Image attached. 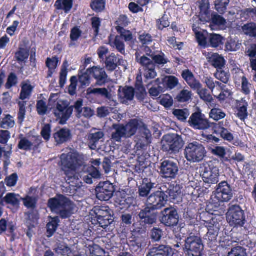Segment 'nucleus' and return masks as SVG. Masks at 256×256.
I'll return each mask as SVG.
<instances>
[{
	"label": "nucleus",
	"mask_w": 256,
	"mask_h": 256,
	"mask_svg": "<svg viewBox=\"0 0 256 256\" xmlns=\"http://www.w3.org/2000/svg\"><path fill=\"white\" fill-rule=\"evenodd\" d=\"M58 164L65 176L66 182L74 186L78 180L76 172L84 166V156L76 151H70L67 154H62Z\"/></svg>",
	"instance_id": "nucleus-1"
},
{
	"label": "nucleus",
	"mask_w": 256,
	"mask_h": 256,
	"mask_svg": "<svg viewBox=\"0 0 256 256\" xmlns=\"http://www.w3.org/2000/svg\"><path fill=\"white\" fill-rule=\"evenodd\" d=\"M48 206L52 212H56L62 219L69 218L73 214V202L62 194H60L55 198H50Z\"/></svg>",
	"instance_id": "nucleus-2"
},
{
	"label": "nucleus",
	"mask_w": 256,
	"mask_h": 256,
	"mask_svg": "<svg viewBox=\"0 0 256 256\" xmlns=\"http://www.w3.org/2000/svg\"><path fill=\"white\" fill-rule=\"evenodd\" d=\"M182 76L192 90L197 91L200 99L211 106H216V102L208 90L206 88H202L201 83L196 78L190 70L188 69L183 70Z\"/></svg>",
	"instance_id": "nucleus-3"
},
{
	"label": "nucleus",
	"mask_w": 256,
	"mask_h": 256,
	"mask_svg": "<svg viewBox=\"0 0 256 256\" xmlns=\"http://www.w3.org/2000/svg\"><path fill=\"white\" fill-rule=\"evenodd\" d=\"M207 152L202 144L197 142L189 143L184 150L186 160L191 163H198L202 162L206 156Z\"/></svg>",
	"instance_id": "nucleus-4"
},
{
	"label": "nucleus",
	"mask_w": 256,
	"mask_h": 256,
	"mask_svg": "<svg viewBox=\"0 0 256 256\" xmlns=\"http://www.w3.org/2000/svg\"><path fill=\"white\" fill-rule=\"evenodd\" d=\"M210 218L202 220L204 224L208 229L207 234L204 237V240L209 248H212L216 246L217 238L220 230V224L213 214H208Z\"/></svg>",
	"instance_id": "nucleus-5"
},
{
	"label": "nucleus",
	"mask_w": 256,
	"mask_h": 256,
	"mask_svg": "<svg viewBox=\"0 0 256 256\" xmlns=\"http://www.w3.org/2000/svg\"><path fill=\"white\" fill-rule=\"evenodd\" d=\"M226 216L230 226L234 228H242L246 223L244 211L238 204L230 205Z\"/></svg>",
	"instance_id": "nucleus-6"
},
{
	"label": "nucleus",
	"mask_w": 256,
	"mask_h": 256,
	"mask_svg": "<svg viewBox=\"0 0 256 256\" xmlns=\"http://www.w3.org/2000/svg\"><path fill=\"white\" fill-rule=\"evenodd\" d=\"M74 105L70 106L66 100L58 102L53 108V113L60 124H65L71 117L74 111Z\"/></svg>",
	"instance_id": "nucleus-7"
},
{
	"label": "nucleus",
	"mask_w": 256,
	"mask_h": 256,
	"mask_svg": "<svg viewBox=\"0 0 256 256\" xmlns=\"http://www.w3.org/2000/svg\"><path fill=\"white\" fill-rule=\"evenodd\" d=\"M184 144L181 136L178 134H168L163 137L162 142V150L169 154L178 152Z\"/></svg>",
	"instance_id": "nucleus-8"
},
{
	"label": "nucleus",
	"mask_w": 256,
	"mask_h": 256,
	"mask_svg": "<svg viewBox=\"0 0 256 256\" xmlns=\"http://www.w3.org/2000/svg\"><path fill=\"white\" fill-rule=\"evenodd\" d=\"M93 212L100 226L106 228L112 222V211L108 206H96Z\"/></svg>",
	"instance_id": "nucleus-9"
},
{
	"label": "nucleus",
	"mask_w": 256,
	"mask_h": 256,
	"mask_svg": "<svg viewBox=\"0 0 256 256\" xmlns=\"http://www.w3.org/2000/svg\"><path fill=\"white\" fill-rule=\"evenodd\" d=\"M184 246L186 256H202L204 245L200 237L190 236L186 240Z\"/></svg>",
	"instance_id": "nucleus-10"
},
{
	"label": "nucleus",
	"mask_w": 256,
	"mask_h": 256,
	"mask_svg": "<svg viewBox=\"0 0 256 256\" xmlns=\"http://www.w3.org/2000/svg\"><path fill=\"white\" fill-rule=\"evenodd\" d=\"M189 126L196 130H204L212 128V124L200 110H198L191 115L188 121Z\"/></svg>",
	"instance_id": "nucleus-11"
},
{
	"label": "nucleus",
	"mask_w": 256,
	"mask_h": 256,
	"mask_svg": "<svg viewBox=\"0 0 256 256\" xmlns=\"http://www.w3.org/2000/svg\"><path fill=\"white\" fill-rule=\"evenodd\" d=\"M160 220L161 224L167 227H174L179 222V216L178 210L170 206L164 208L160 212Z\"/></svg>",
	"instance_id": "nucleus-12"
},
{
	"label": "nucleus",
	"mask_w": 256,
	"mask_h": 256,
	"mask_svg": "<svg viewBox=\"0 0 256 256\" xmlns=\"http://www.w3.org/2000/svg\"><path fill=\"white\" fill-rule=\"evenodd\" d=\"M232 186L227 181H222L216 186L215 196L219 202H228L233 198Z\"/></svg>",
	"instance_id": "nucleus-13"
},
{
	"label": "nucleus",
	"mask_w": 256,
	"mask_h": 256,
	"mask_svg": "<svg viewBox=\"0 0 256 256\" xmlns=\"http://www.w3.org/2000/svg\"><path fill=\"white\" fill-rule=\"evenodd\" d=\"M168 200L167 194L162 191H157L148 198L146 206L154 210H158L164 207Z\"/></svg>",
	"instance_id": "nucleus-14"
},
{
	"label": "nucleus",
	"mask_w": 256,
	"mask_h": 256,
	"mask_svg": "<svg viewBox=\"0 0 256 256\" xmlns=\"http://www.w3.org/2000/svg\"><path fill=\"white\" fill-rule=\"evenodd\" d=\"M160 174L164 178L175 179L179 170L178 164L170 160L163 161L160 168Z\"/></svg>",
	"instance_id": "nucleus-15"
},
{
	"label": "nucleus",
	"mask_w": 256,
	"mask_h": 256,
	"mask_svg": "<svg viewBox=\"0 0 256 256\" xmlns=\"http://www.w3.org/2000/svg\"><path fill=\"white\" fill-rule=\"evenodd\" d=\"M115 191L114 185L109 182H100L96 188V196L101 201H108Z\"/></svg>",
	"instance_id": "nucleus-16"
},
{
	"label": "nucleus",
	"mask_w": 256,
	"mask_h": 256,
	"mask_svg": "<svg viewBox=\"0 0 256 256\" xmlns=\"http://www.w3.org/2000/svg\"><path fill=\"white\" fill-rule=\"evenodd\" d=\"M202 176L205 183L212 184H217L218 182L219 170L212 162L205 166Z\"/></svg>",
	"instance_id": "nucleus-17"
},
{
	"label": "nucleus",
	"mask_w": 256,
	"mask_h": 256,
	"mask_svg": "<svg viewBox=\"0 0 256 256\" xmlns=\"http://www.w3.org/2000/svg\"><path fill=\"white\" fill-rule=\"evenodd\" d=\"M154 211L155 210L148 206L140 210L138 216L143 226L152 225L156 222L157 214Z\"/></svg>",
	"instance_id": "nucleus-18"
},
{
	"label": "nucleus",
	"mask_w": 256,
	"mask_h": 256,
	"mask_svg": "<svg viewBox=\"0 0 256 256\" xmlns=\"http://www.w3.org/2000/svg\"><path fill=\"white\" fill-rule=\"evenodd\" d=\"M248 103L245 98L236 100L234 108L235 116L242 121H244L248 117Z\"/></svg>",
	"instance_id": "nucleus-19"
},
{
	"label": "nucleus",
	"mask_w": 256,
	"mask_h": 256,
	"mask_svg": "<svg viewBox=\"0 0 256 256\" xmlns=\"http://www.w3.org/2000/svg\"><path fill=\"white\" fill-rule=\"evenodd\" d=\"M152 134L150 130L144 127L135 138L137 148L144 149L150 142Z\"/></svg>",
	"instance_id": "nucleus-20"
},
{
	"label": "nucleus",
	"mask_w": 256,
	"mask_h": 256,
	"mask_svg": "<svg viewBox=\"0 0 256 256\" xmlns=\"http://www.w3.org/2000/svg\"><path fill=\"white\" fill-rule=\"evenodd\" d=\"M212 128L214 133L220 135L224 140L232 142L234 140L233 134L225 128L224 122L213 123Z\"/></svg>",
	"instance_id": "nucleus-21"
},
{
	"label": "nucleus",
	"mask_w": 256,
	"mask_h": 256,
	"mask_svg": "<svg viewBox=\"0 0 256 256\" xmlns=\"http://www.w3.org/2000/svg\"><path fill=\"white\" fill-rule=\"evenodd\" d=\"M83 100L78 99L74 103V108L76 112V116L78 118L84 117L86 118H90L94 114V111L89 107L82 108Z\"/></svg>",
	"instance_id": "nucleus-22"
},
{
	"label": "nucleus",
	"mask_w": 256,
	"mask_h": 256,
	"mask_svg": "<svg viewBox=\"0 0 256 256\" xmlns=\"http://www.w3.org/2000/svg\"><path fill=\"white\" fill-rule=\"evenodd\" d=\"M135 89L132 86H120L118 90V96L122 104H126L134 100Z\"/></svg>",
	"instance_id": "nucleus-23"
},
{
	"label": "nucleus",
	"mask_w": 256,
	"mask_h": 256,
	"mask_svg": "<svg viewBox=\"0 0 256 256\" xmlns=\"http://www.w3.org/2000/svg\"><path fill=\"white\" fill-rule=\"evenodd\" d=\"M172 249L168 246L156 244L150 250L146 256H172Z\"/></svg>",
	"instance_id": "nucleus-24"
},
{
	"label": "nucleus",
	"mask_w": 256,
	"mask_h": 256,
	"mask_svg": "<svg viewBox=\"0 0 256 256\" xmlns=\"http://www.w3.org/2000/svg\"><path fill=\"white\" fill-rule=\"evenodd\" d=\"M90 70V75L96 80V84L100 86H102L106 82L107 78L108 77L104 70L102 68L93 66L89 68Z\"/></svg>",
	"instance_id": "nucleus-25"
},
{
	"label": "nucleus",
	"mask_w": 256,
	"mask_h": 256,
	"mask_svg": "<svg viewBox=\"0 0 256 256\" xmlns=\"http://www.w3.org/2000/svg\"><path fill=\"white\" fill-rule=\"evenodd\" d=\"M200 10V20L204 22L208 16L212 12L210 10V4L208 0H200L196 2Z\"/></svg>",
	"instance_id": "nucleus-26"
},
{
	"label": "nucleus",
	"mask_w": 256,
	"mask_h": 256,
	"mask_svg": "<svg viewBox=\"0 0 256 256\" xmlns=\"http://www.w3.org/2000/svg\"><path fill=\"white\" fill-rule=\"evenodd\" d=\"M207 58L210 64L216 70L224 68L226 64L224 56L218 53L212 54Z\"/></svg>",
	"instance_id": "nucleus-27"
},
{
	"label": "nucleus",
	"mask_w": 256,
	"mask_h": 256,
	"mask_svg": "<svg viewBox=\"0 0 256 256\" xmlns=\"http://www.w3.org/2000/svg\"><path fill=\"white\" fill-rule=\"evenodd\" d=\"M112 128L114 130V132L112 134L111 138L112 140L120 142H122V138H126L124 124H114L112 126Z\"/></svg>",
	"instance_id": "nucleus-28"
},
{
	"label": "nucleus",
	"mask_w": 256,
	"mask_h": 256,
	"mask_svg": "<svg viewBox=\"0 0 256 256\" xmlns=\"http://www.w3.org/2000/svg\"><path fill=\"white\" fill-rule=\"evenodd\" d=\"M140 126L139 120L136 118L132 119L124 124L126 138H132L134 136Z\"/></svg>",
	"instance_id": "nucleus-29"
},
{
	"label": "nucleus",
	"mask_w": 256,
	"mask_h": 256,
	"mask_svg": "<svg viewBox=\"0 0 256 256\" xmlns=\"http://www.w3.org/2000/svg\"><path fill=\"white\" fill-rule=\"evenodd\" d=\"M54 138L58 144H62L72 138V134L69 129L62 128L54 134Z\"/></svg>",
	"instance_id": "nucleus-30"
},
{
	"label": "nucleus",
	"mask_w": 256,
	"mask_h": 256,
	"mask_svg": "<svg viewBox=\"0 0 256 256\" xmlns=\"http://www.w3.org/2000/svg\"><path fill=\"white\" fill-rule=\"evenodd\" d=\"M204 22L210 23L212 26H224L226 23L224 17L214 12H212Z\"/></svg>",
	"instance_id": "nucleus-31"
},
{
	"label": "nucleus",
	"mask_w": 256,
	"mask_h": 256,
	"mask_svg": "<svg viewBox=\"0 0 256 256\" xmlns=\"http://www.w3.org/2000/svg\"><path fill=\"white\" fill-rule=\"evenodd\" d=\"M104 136V133L101 130L90 133L88 136V144L90 149L96 150L100 140L102 139Z\"/></svg>",
	"instance_id": "nucleus-32"
},
{
	"label": "nucleus",
	"mask_w": 256,
	"mask_h": 256,
	"mask_svg": "<svg viewBox=\"0 0 256 256\" xmlns=\"http://www.w3.org/2000/svg\"><path fill=\"white\" fill-rule=\"evenodd\" d=\"M155 184L152 182L150 179L145 178L142 180V183L138 188V193L142 197H146L150 193Z\"/></svg>",
	"instance_id": "nucleus-33"
},
{
	"label": "nucleus",
	"mask_w": 256,
	"mask_h": 256,
	"mask_svg": "<svg viewBox=\"0 0 256 256\" xmlns=\"http://www.w3.org/2000/svg\"><path fill=\"white\" fill-rule=\"evenodd\" d=\"M90 70H78V82H80V87L84 88L90 84Z\"/></svg>",
	"instance_id": "nucleus-34"
},
{
	"label": "nucleus",
	"mask_w": 256,
	"mask_h": 256,
	"mask_svg": "<svg viewBox=\"0 0 256 256\" xmlns=\"http://www.w3.org/2000/svg\"><path fill=\"white\" fill-rule=\"evenodd\" d=\"M56 11L64 10L68 14L73 7V0H56L54 4Z\"/></svg>",
	"instance_id": "nucleus-35"
},
{
	"label": "nucleus",
	"mask_w": 256,
	"mask_h": 256,
	"mask_svg": "<svg viewBox=\"0 0 256 256\" xmlns=\"http://www.w3.org/2000/svg\"><path fill=\"white\" fill-rule=\"evenodd\" d=\"M58 58L56 56H52V58H48L46 60V65L48 68L47 72L48 78L52 76L54 73L55 72L56 69L58 66Z\"/></svg>",
	"instance_id": "nucleus-36"
},
{
	"label": "nucleus",
	"mask_w": 256,
	"mask_h": 256,
	"mask_svg": "<svg viewBox=\"0 0 256 256\" xmlns=\"http://www.w3.org/2000/svg\"><path fill=\"white\" fill-rule=\"evenodd\" d=\"M135 56L136 60L142 66V71L155 64L152 60L145 56H141L138 52H136Z\"/></svg>",
	"instance_id": "nucleus-37"
},
{
	"label": "nucleus",
	"mask_w": 256,
	"mask_h": 256,
	"mask_svg": "<svg viewBox=\"0 0 256 256\" xmlns=\"http://www.w3.org/2000/svg\"><path fill=\"white\" fill-rule=\"evenodd\" d=\"M151 1L152 0H137V4L131 2L128 4L129 10L133 14L142 12L144 10L142 7L148 5Z\"/></svg>",
	"instance_id": "nucleus-38"
},
{
	"label": "nucleus",
	"mask_w": 256,
	"mask_h": 256,
	"mask_svg": "<svg viewBox=\"0 0 256 256\" xmlns=\"http://www.w3.org/2000/svg\"><path fill=\"white\" fill-rule=\"evenodd\" d=\"M224 37L216 34H210L208 37V46L217 48L224 44Z\"/></svg>",
	"instance_id": "nucleus-39"
},
{
	"label": "nucleus",
	"mask_w": 256,
	"mask_h": 256,
	"mask_svg": "<svg viewBox=\"0 0 256 256\" xmlns=\"http://www.w3.org/2000/svg\"><path fill=\"white\" fill-rule=\"evenodd\" d=\"M214 76L224 84H227L230 81V74L228 70H224V68L216 70Z\"/></svg>",
	"instance_id": "nucleus-40"
},
{
	"label": "nucleus",
	"mask_w": 256,
	"mask_h": 256,
	"mask_svg": "<svg viewBox=\"0 0 256 256\" xmlns=\"http://www.w3.org/2000/svg\"><path fill=\"white\" fill-rule=\"evenodd\" d=\"M60 220L58 217L56 216L52 218L51 221L46 224V234L47 237L50 238L52 237L56 232Z\"/></svg>",
	"instance_id": "nucleus-41"
},
{
	"label": "nucleus",
	"mask_w": 256,
	"mask_h": 256,
	"mask_svg": "<svg viewBox=\"0 0 256 256\" xmlns=\"http://www.w3.org/2000/svg\"><path fill=\"white\" fill-rule=\"evenodd\" d=\"M162 84H163L164 90H172L178 84V79L174 76H169L162 78Z\"/></svg>",
	"instance_id": "nucleus-42"
},
{
	"label": "nucleus",
	"mask_w": 256,
	"mask_h": 256,
	"mask_svg": "<svg viewBox=\"0 0 256 256\" xmlns=\"http://www.w3.org/2000/svg\"><path fill=\"white\" fill-rule=\"evenodd\" d=\"M230 0H216L214 8L218 14L224 15L226 12Z\"/></svg>",
	"instance_id": "nucleus-43"
},
{
	"label": "nucleus",
	"mask_w": 256,
	"mask_h": 256,
	"mask_svg": "<svg viewBox=\"0 0 256 256\" xmlns=\"http://www.w3.org/2000/svg\"><path fill=\"white\" fill-rule=\"evenodd\" d=\"M106 0H91L90 7L96 13L104 12L106 9Z\"/></svg>",
	"instance_id": "nucleus-44"
},
{
	"label": "nucleus",
	"mask_w": 256,
	"mask_h": 256,
	"mask_svg": "<svg viewBox=\"0 0 256 256\" xmlns=\"http://www.w3.org/2000/svg\"><path fill=\"white\" fill-rule=\"evenodd\" d=\"M152 83L154 86H158V87L152 86L149 90V94L152 97H157L160 93L165 91L164 88L160 86L162 82L160 78L156 79Z\"/></svg>",
	"instance_id": "nucleus-45"
},
{
	"label": "nucleus",
	"mask_w": 256,
	"mask_h": 256,
	"mask_svg": "<svg viewBox=\"0 0 256 256\" xmlns=\"http://www.w3.org/2000/svg\"><path fill=\"white\" fill-rule=\"evenodd\" d=\"M116 58L114 54H111L108 57L106 58L105 64L106 68L107 70L110 72H113L114 70L117 66L118 64L116 63Z\"/></svg>",
	"instance_id": "nucleus-46"
},
{
	"label": "nucleus",
	"mask_w": 256,
	"mask_h": 256,
	"mask_svg": "<svg viewBox=\"0 0 256 256\" xmlns=\"http://www.w3.org/2000/svg\"><path fill=\"white\" fill-rule=\"evenodd\" d=\"M192 92L187 90H183L176 96V99L179 102H186L192 99Z\"/></svg>",
	"instance_id": "nucleus-47"
},
{
	"label": "nucleus",
	"mask_w": 256,
	"mask_h": 256,
	"mask_svg": "<svg viewBox=\"0 0 256 256\" xmlns=\"http://www.w3.org/2000/svg\"><path fill=\"white\" fill-rule=\"evenodd\" d=\"M244 34L252 38L256 37V24L254 22L244 24L242 28Z\"/></svg>",
	"instance_id": "nucleus-48"
},
{
	"label": "nucleus",
	"mask_w": 256,
	"mask_h": 256,
	"mask_svg": "<svg viewBox=\"0 0 256 256\" xmlns=\"http://www.w3.org/2000/svg\"><path fill=\"white\" fill-rule=\"evenodd\" d=\"M15 124L14 118L10 114H6L0 122V127L4 129H9L14 126Z\"/></svg>",
	"instance_id": "nucleus-49"
},
{
	"label": "nucleus",
	"mask_w": 256,
	"mask_h": 256,
	"mask_svg": "<svg viewBox=\"0 0 256 256\" xmlns=\"http://www.w3.org/2000/svg\"><path fill=\"white\" fill-rule=\"evenodd\" d=\"M241 16L245 20H256V8H246L242 11Z\"/></svg>",
	"instance_id": "nucleus-50"
},
{
	"label": "nucleus",
	"mask_w": 256,
	"mask_h": 256,
	"mask_svg": "<svg viewBox=\"0 0 256 256\" xmlns=\"http://www.w3.org/2000/svg\"><path fill=\"white\" fill-rule=\"evenodd\" d=\"M212 153L220 158L222 162H228L230 160L228 158L226 157V153L224 147L217 146L212 149Z\"/></svg>",
	"instance_id": "nucleus-51"
},
{
	"label": "nucleus",
	"mask_w": 256,
	"mask_h": 256,
	"mask_svg": "<svg viewBox=\"0 0 256 256\" xmlns=\"http://www.w3.org/2000/svg\"><path fill=\"white\" fill-rule=\"evenodd\" d=\"M116 29L117 32L120 34V38H122L126 42L132 41L133 36L132 32L130 30H126L124 28L120 26H116Z\"/></svg>",
	"instance_id": "nucleus-52"
},
{
	"label": "nucleus",
	"mask_w": 256,
	"mask_h": 256,
	"mask_svg": "<svg viewBox=\"0 0 256 256\" xmlns=\"http://www.w3.org/2000/svg\"><path fill=\"white\" fill-rule=\"evenodd\" d=\"M33 87L30 84H26L22 87L20 98L22 100L28 98L32 92Z\"/></svg>",
	"instance_id": "nucleus-53"
},
{
	"label": "nucleus",
	"mask_w": 256,
	"mask_h": 256,
	"mask_svg": "<svg viewBox=\"0 0 256 256\" xmlns=\"http://www.w3.org/2000/svg\"><path fill=\"white\" fill-rule=\"evenodd\" d=\"M172 114L179 120L183 122L186 121L190 114L186 109H175Z\"/></svg>",
	"instance_id": "nucleus-54"
},
{
	"label": "nucleus",
	"mask_w": 256,
	"mask_h": 256,
	"mask_svg": "<svg viewBox=\"0 0 256 256\" xmlns=\"http://www.w3.org/2000/svg\"><path fill=\"white\" fill-rule=\"evenodd\" d=\"M3 200L6 204H10L14 206H18L20 204V201L16 196L14 193H8L4 198Z\"/></svg>",
	"instance_id": "nucleus-55"
},
{
	"label": "nucleus",
	"mask_w": 256,
	"mask_h": 256,
	"mask_svg": "<svg viewBox=\"0 0 256 256\" xmlns=\"http://www.w3.org/2000/svg\"><path fill=\"white\" fill-rule=\"evenodd\" d=\"M150 56L155 64L164 65L169 62L168 59L166 57V54L162 52L159 54H152Z\"/></svg>",
	"instance_id": "nucleus-56"
},
{
	"label": "nucleus",
	"mask_w": 256,
	"mask_h": 256,
	"mask_svg": "<svg viewBox=\"0 0 256 256\" xmlns=\"http://www.w3.org/2000/svg\"><path fill=\"white\" fill-rule=\"evenodd\" d=\"M26 102H18V105L19 107V110L18 114V122L20 124H22L24 121L26 116Z\"/></svg>",
	"instance_id": "nucleus-57"
},
{
	"label": "nucleus",
	"mask_w": 256,
	"mask_h": 256,
	"mask_svg": "<svg viewBox=\"0 0 256 256\" xmlns=\"http://www.w3.org/2000/svg\"><path fill=\"white\" fill-rule=\"evenodd\" d=\"M28 56V52L24 48H19L18 50L15 54V58L18 62H25Z\"/></svg>",
	"instance_id": "nucleus-58"
},
{
	"label": "nucleus",
	"mask_w": 256,
	"mask_h": 256,
	"mask_svg": "<svg viewBox=\"0 0 256 256\" xmlns=\"http://www.w3.org/2000/svg\"><path fill=\"white\" fill-rule=\"evenodd\" d=\"M156 64L142 71L144 76L146 80L154 79L157 76Z\"/></svg>",
	"instance_id": "nucleus-59"
},
{
	"label": "nucleus",
	"mask_w": 256,
	"mask_h": 256,
	"mask_svg": "<svg viewBox=\"0 0 256 256\" xmlns=\"http://www.w3.org/2000/svg\"><path fill=\"white\" fill-rule=\"evenodd\" d=\"M214 108L212 109L210 116V118L216 121H218L224 118L226 116V114L220 108H215L216 106H212Z\"/></svg>",
	"instance_id": "nucleus-60"
},
{
	"label": "nucleus",
	"mask_w": 256,
	"mask_h": 256,
	"mask_svg": "<svg viewBox=\"0 0 256 256\" xmlns=\"http://www.w3.org/2000/svg\"><path fill=\"white\" fill-rule=\"evenodd\" d=\"M101 22L102 20L98 17L94 16L91 18L92 26L94 30V35L95 38H96L99 34Z\"/></svg>",
	"instance_id": "nucleus-61"
},
{
	"label": "nucleus",
	"mask_w": 256,
	"mask_h": 256,
	"mask_svg": "<svg viewBox=\"0 0 256 256\" xmlns=\"http://www.w3.org/2000/svg\"><path fill=\"white\" fill-rule=\"evenodd\" d=\"M23 201L26 208L34 210L36 206L38 199L35 197L28 196L24 198Z\"/></svg>",
	"instance_id": "nucleus-62"
},
{
	"label": "nucleus",
	"mask_w": 256,
	"mask_h": 256,
	"mask_svg": "<svg viewBox=\"0 0 256 256\" xmlns=\"http://www.w3.org/2000/svg\"><path fill=\"white\" fill-rule=\"evenodd\" d=\"M70 84L68 87V93L71 96H74L76 94V88L78 80L76 76H72L70 78Z\"/></svg>",
	"instance_id": "nucleus-63"
},
{
	"label": "nucleus",
	"mask_w": 256,
	"mask_h": 256,
	"mask_svg": "<svg viewBox=\"0 0 256 256\" xmlns=\"http://www.w3.org/2000/svg\"><path fill=\"white\" fill-rule=\"evenodd\" d=\"M228 256H247L246 250L241 246L233 248Z\"/></svg>",
	"instance_id": "nucleus-64"
}]
</instances>
